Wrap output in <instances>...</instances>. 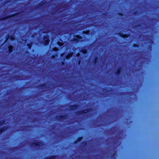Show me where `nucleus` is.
I'll use <instances>...</instances> for the list:
<instances>
[{
  "instance_id": "1",
  "label": "nucleus",
  "mask_w": 159,
  "mask_h": 159,
  "mask_svg": "<svg viewBox=\"0 0 159 159\" xmlns=\"http://www.w3.org/2000/svg\"><path fill=\"white\" fill-rule=\"evenodd\" d=\"M44 40L45 42V45H47L49 42V39L47 36L44 37Z\"/></svg>"
},
{
  "instance_id": "2",
  "label": "nucleus",
  "mask_w": 159,
  "mask_h": 159,
  "mask_svg": "<svg viewBox=\"0 0 159 159\" xmlns=\"http://www.w3.org/2000/svg\"><path fill=\"white\" fill-rule=\"evenodd\" d=\"M80 37L78 35L75 36L74 38V40H75L77 41H81L80 40Z\"/></svg>"
},
{
  "instance_id": "3",
  "label": "nucleus",
  "mask_w": 159,
  "mask_h": 159,
  "mask_svg": "<svg viewBox=\"0 0 159 159\" xmlns=\"http://www.w3.org/2000/svg\"><path fill=\"white\" fill-rule=\"evenodd\" d=\"M73 54V53H71L70 54H68V55H67V56H66V58L67 59L69 58L70 57H71L72 56Z\"/></svg>"
},
{
  "instance_id": "4",
  "label": "nucleus",
  "mask_w": 159,
  "mask_h": 159,
  "mask_svg": "<svg viewBox=\"0 0 159 159\" xmlns=\"http://www.w3.org/2000/svg\"><path fill=\"white\" fill-rule=\"evenodd\" d=\"M9 50L10 52H11L12 49V46H9L8 47Z\"/></svg>"
},
{
  "instance_id": "5",
  "label": "nucleus",
  "mask_w": 159,
  "mask_h": 159,
  "mask_svg": "<svg viewBox=\"0 0 159 159\" xmlns=\"http://www.w3.org/2000/svg\"><path fill=\"white\" fill-rule=\"evenodd\" d=\"M4 120H2L1 121H0V125H3L4 123Z\"/></svg>"
},
{
  "instance_id": "6",
  "label": "nucleus",
  "mask_w": 159,
  "mask_h": 159,
  "mask_svg": "<svg viewBox=\"0 0 159 159\" xmlns=\"http://www.w3.org/2000/svg\"><path fill=\"white\" fill-rule=\"evenodd\" d=\"M82 52H83V53H85L87 52V51L85 50L82 51Z\"/></svg>"
},
{
  "instance_id": "7",
  "label": "nucleus",
  "mask_w": 159,
  "mask_h": 159,
  "mask_svg": "<svg viewBox=\"0 0 159 159\" xmlns=\"http://www.w3.org/2000/svg\"><path fill=\"white\" fill-rule=\"evenodd\" d=\"M120 69H118V70H117V74H119L120 73Z\"/></svg>"
},
{
  "instance_id": "8",
  "label": "nucleus",
  "mask_w": 159,
  "mask_h": 159,
  "mask_svg": "<svg viewBox=\"0 0 159 159\" xmlns=\"http://www.w3.org/2000/svg\"><path fill=\"white\" fill-rule=\"evenodd\" d=\"M31 46L30 45V44H29L28 45V48H31Z\"/></svg>"
},
{
  "instance_id": "9",
  "label": "nucleus",
  "mask_w": 159,
  "mask_h": 159,
  "mask_svg": "<svg viewBox=\"0 0 159 159\" xmlns=\"http://www.w3.org/2000/svg\"><path fill=\"white\" fill-rule=\"evenodd\" d=\"M36 145H40V144H39L38 143H36Z\"/></svg>"
},
{
  "instance_id": "10",
  "label": "nucleus",
  "mask_w": 159,
  "mask_h": 159,
  "mask_svg": "<svg viewBox=\"0 0 159 159\" xmlns=\"http://www.w3.org/2000/svg\"><path fill=\"white\" fill-rule=\"evenodd\" d=\"M11 39H14V38H12V37H11Z\"/></svg>"
},
{
  "instance_id": "11",
  "label": "nucleus",
  "mask_w": 159,
  "mask_h": 159,
  "mask_svg": "<svg viewBox=\"0 0 159 159\" xmlns=\"http://www.w3.org/2000/svg\"><path fill=\"white\" fill-rule=\"evenodd\" d=\"M54 49H55V50H57V48H55Z\"/></svg>"
},
{
  "instance_id": "12",
  "label": "nucleus",
  "mask_w": 159,
  "mask_h": 159,
  "mask_svg": "<svg viewBox=\"0 0 159 159\" xmlns=\"http://www.w3.org/2000/svg\"><path fill=\"white\" fill-rule=\"evenodd\" d=\"M63 56V55L62 54H61V56Z\"/></svg>"
}]
</instances>
